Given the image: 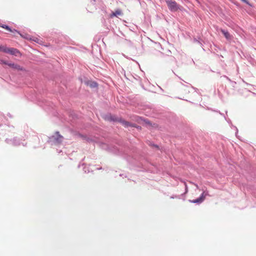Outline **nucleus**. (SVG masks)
I'll list each match as a JSON object with an SVG mask.
<instances>
[{"instance_id": "f257e3e1", "label": "nucleus", "mask_w": 256, "mask_h": 256, "mask_svg": "<svg viewBox=\"0 0 256 256\" xmlns=\"http://www.w3.org/2000/svg\"><path fill=\"white\" fill-rule=\"evenodd\" d=\"M64 140V137L60 134L59 132H56L55 135L52 136L48 138V142L54 144H60Z\"/></svg>"}, {"instance_id": "f03ea898", "label": "nucleus", "mask_w": 256, "mask_h": 256, "mask_svg": "<svg viewBox=\"0 0 256 256\" xmlns=\"http://www.w3.org/2000/svg\"><path fill=\"white\" fill-rule=\"evenodd\" d=\"M168 9L172 12L177 11L178 10H182V7L178 4L176 1L172 0H166Z\"/></svg>"}, {"instance_id": "7ed1b4c3", "label": "nucleus", "mask_w": 256, "mask_h": 256, "mask_svg": "<svg viewBox=\"0 0 256 256\" xmlns=\"http://www.w3.org/2000/svg\"><path fill=\"white\" fill-rule=\"evenodd\" d=\"M6 53H8L11 54L12 55H14L16 56H17L18 54H20V52L18 50L13 48H7Z\"/></svg>"}, {"instance_id": "20e7f679", "label": "nucleus", "mask_w": 256, "mask_h": 256, "mask_svg": "<svg viewBox=\"0 0 256 256\" xmlns=\"http://www.w3.org/2000/svg\"><path fill=\"white\" fill-rule=\"evenodd\" d=\"M119 118L116 117V116L111 114H108L105 116V120L110 122H118L120 120Z\"/></svg>"}, {"instance_id": "39448f33", "label": "nucleus", "mask_w": 256, "mask_h": 256, "mask_svg": "<svg viewBox=\"0 0 256 256\" xmlns=\"http://www.w3.org/2000/svg\"><path fill=\"white\" fill-rule=\"evenodd\" d=\"M6 65L12 68H13L14 70H24L20 65L15 64L14 63H11V62H8Z\"/></svg>"}, {"instance_id": "423d86ee", "label": "nucleus", "mask_w": 256, "mask_h": 256, "mask_svg": "<svg viewBox=\"0 0 256 256\" xmlns=\"http://www.w3.org/2000/svg\"><path fill=\"white\" fill-rule=\"evenodd\" d=\"M119 122H120L126 128H128V126H132L134 127V124H130V122L126 121L124 120H123L121 118L120 119Z\"/></svg>"}, {"instance_id": "0eeeda50", "label": "nucleus", "mask_w": 256, "mask_h": 256, "mask_svg": "<svg viewBox=\"0 0 256 256\" xmlns=\"http://www.w3.org/2000/svg\"><path fill=\"white\" fill-rule=\"evenodd\" d=\"M122 12L120 9H118L114 12H112L110 14V17L112 18L114 16H122Z\"/></svg>"}, {"instance_id": "6e6552de", "label": "nucleus", "mask_w": 256, "mask_h": 256, "mask_svg": "<svg viewBox=\"0 0 256 256\" xmlns=\"http://www.w3.org/2000/svg\"><path fill=\"white\" fill-rule=\"evenodd\" d=\"M204 201V200L202 199V196H200V198L194 200H190V202L194 204H200Z\"/></svg>"}, {"instance_id": "1a4fd4ad", "label": "nucleus", "mask_w": 256, "mask_h": 256, "mask_svg": "<svg viewBox=\"0 0 256 256\" xmlns=\"http://www.w3.org/2000/svg\"><path fill=\"white\" fill-rule=\"evenodd\" d=\"M2 27L8 30V31H10L12 32H16L18 34H20V32L17 30H16L15 29L12 30L9 26H7V25L4 24L2 26Z\"/></svg>"}, {"instance_id": "9d476101", "label": "nucleus", "mask_w": 256, "mask_h": 256, "mask_svg": "<svg viewBox=\"0 0 256 256\" xmlns=\"http://www.w3.org/2000/svg\"><path fill=\"white\" fill-rule=\"evenodd\" d=\"M221 32L224 34V36L227 40H230L231 38V36L229 34L228 31H226L222 29L220 30Z\"/></svg>"}, {"instance_id": "9b49d317", "label": "nucleus", "mask_w": 256, "mask_h": 256, "mask_svg": "<svg viewBox=\"0 0 256 256\" xmlns=\"http://www.w3.org/2000/svg\"><path fill=\"white\" fill-rule=\"evenodd\" d=\"M203 191L202 193L201 194L200 196H202V199L204 200L206 196H208V191L204 190L203 189L202 190Z\"/></svg>"}, {"instance_id": "f8f14e48", "label": "nucleus", "mask_w": 256, "mask_h": 256, "mask_svg": "<svg viewBox=\"0 0 256 256\" xmlns=\"http://www.w3.org/2000/svg\"><path fill=\"white\" fill-rule=\"evenodd\" d=\"M89 86L92 88H94L98 86V84L96 82H92L89 84Z\"/></svg>"}, {"instance_id": "ddd939ff", "label": "nucleus", "mask_w": 256, "mask_h": 256, "mask_svg": "<svg viewBox=\"0 0 256 256\" xmlns=\"http://www.w3.org/2000/svg\"><path fill=\"white\" fill-rule=\"evenodd\" d=\"M7 48L6 46H0V51L6 53Z\"/></svg>"}, {"instance_id": "4468645a", "label": "nucleus", "mask_w": 256, "mask_h": 256, "mask_svg": "<svg viewBox=\"0 0 256 256\" xmlns=\"http://www.w3.org/2000/svg\"><path fill=\"white\" fill-rule=\"evenodd\" d=\"M168 58L169 61H170L172 62H176V58L172 56H168Z\"/></svg>"}, {"instance_id": "2eb2a0df", "label": "nucleus", "mask_w": 256, "mask_h": 256, "mask_svg": "<svg viewBox=\"0 0 256 256\" xmlns=\"http://www.w3.org/2000/svg\"><path fill=\"white\" fill-rule=\"evenodd\" d=\"M7 62H8L4 60H3L0 59V64H6Z\"/></svg>"}, {"instance_id": "dca6fc26", "label": "nucleus", "mask_w": 256, "mask_h": 256, "mask_svg": "<svg viewBox=\"0 0 256 256\" xmlns=\"http://www.w3.org/2000/svg\"><path fill=\"white\" fill-rule=\"evenodd\" d=\"M194 42H198V44H200V46H202V42H200V41L198 40L196 38H194Z\"/></svg>"}, {"instance_id": "f3484780", "label": "nucleus", "mask_w": 256, "mask_h": 256, "mask_svg": "<svg viewBox=\"0 0 256 256\" xmlns=\"http://www.w3.org/2000/svg\"><path fill=\"white\" fill-rule=\"evenodd\" d=\"M150 145L156 148H158V145H156V144H150Z\"/></svg>"}, {"instance_id": "a211bd4d", "label": "nucleus", "mask_w": 256, "mask_h": 256, "mask_svg": "<svg viewBox=\"0 0 256 256\" xmlns=\"http://www.w3.org/2000/svg\"><path fill=\"white\" fill-rule=\"evenodd\" d=\"M241 0L243 2H244V3L249 4V2H248V1L247 0Z\"/></svg>"}, {"instance_id": "6ab92c4d", "label": "nucleus", "mask_w": 256, "mask_h": 256, "mask_svg": "<svg viewBox=\"0 0 256 256\" xmlns=\"http://www.w3.org/2000/svg\"><path fill=\"white\" fill-rule=\"evenodd\" d=\"M192 184H194V186L197 189H198L199 188H198V185L197 184L193 183V182Z\"/></svg>"}, {"instance_id": "aec40b11", "label": "nucleus", "mask_w": 256, "mask_h": 256, "mask_svg": "<svg viewBox=\"0 0 256 256\" xmlns=\"http://www.w3.org/2000/svg\"><path fill=\"white\" fill-rule=\"evenodd\" d=\"M186 190H187V185L186 184Z\"/></svg>"}, {"instance_id": "412c9836", "label": "nucleus", "mask_w": 256, "mask_h": 256, "mask_svg": "<svg viewBox=\"0 0 256 256\" xmlns=\"http://www.w3.org/2000/svg\"><path fill=\"white\" fill-rule=\"evenodd\" d=\"M94 1V0H93Z\"/></svg>"}]
</instances>
